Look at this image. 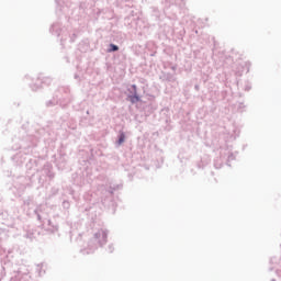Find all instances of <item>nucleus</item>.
Listing matches in <instances>:
<instances>
[{
    "instance_id": "obj_1",
    "label": "nucleus",
    "mask_w": 281,
    "mask_h": 281,
    "mask_svg": "<svg viewBox=\"0 0 281 281\" xmlns=\"http://www.w3.org/2000/svg\"><path fill=\"white\" fill-rule=\"evenodd\" d=\"M124 139H126V135H124V133H121L119 137V144H124Z\"/></svg>"
},
{
    "instance_id": "obj_2",
    "label": "nucleus",
    "mask_w": 281,
    "mask_h": 281,
    "mask_svg": "<svg viewBox=\"0 0 281 281\" xmlns=\"http://www.w3.org/2000/svg\"><path fill=\"white\" fill-rule=\"evenodd\" d=\"M110 47H111L110 52H117V49H120V47H117V45L115 44H111Z\"/></svg>"
}]
</instances>
